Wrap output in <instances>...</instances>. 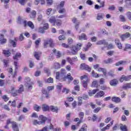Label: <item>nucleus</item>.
Returning <instances> with one entry per match:
<instances>
[{"mask_svg":"<svg viewBox=\"0 0 131 131\" xmlns=\"http://www.w3.org/2000/svg\"><path fill=\"white\" fill-rule=\"evenodd\" d=\"M66 78H67V79H68V80H70V81H72V80H73V77L71 76V74L70 73H68L67 74Z\"/></svg>","mask_w":131,"mask_h":131,"instance_id":"c756f323","label":"nucleus"},{"mask_svg":"<svg viewBox=\"0 0 131 131\" xmlns=\"http://www.w3.org/2000/svg\"><path fill=\"white\" fill-rule=\"evenodd\" d=\"M41 73V72L39 71H37L35 73V76H39L40 75V74Z\"/></svg>","mask_w":131,"mask_h":131,"instance_id":"0e129e2a","label":"nucleus"},{"mask_svg":"<svg viewBox=\"0 0 131 131\" xmlns=\"http://www.w3.org/2000/svg\"><path fill=\"white\" fill-rule=\"evenodd\" d=\"M92 86L93 88H97L98 86V81L94 80L92 82Z\"/></svg>","mask_w":131,"mask_h":131,"instance_id":"e433bc0d","label":"nucleus"},{"mask_svg":"<svg viewBox=\"0 0 131 131\" xmlns=\"http://www.w3.org/2000/svg\"><path fill=\"white\" fill-rule=\"evenodd\" d=\"M82 47V43H78L76 46H73L72 47V51L71 53L73 55H76L77 54V52L79 51L81 49V47Z\"/></svg>","mask_w":131,"mask_h":131,"instance_id":"f03ea898","label":"nucleus"},{"mask_svg":"<svg viewBox=\"0 0 131 131\" xmlns=\"http://www.w3.org/2000/svg\"><path fill=\"white\" fill-rule=\"evenodd\" d=\"M42 94H43V95H46V98L47 99L50 98V94H49V93H48L47 90H46L45 89H42Z\"/></svg>","mask_w":131,"mask_h":131,"instance_id":"5701e85b","label":"nucleus"},{"mask_svg":"<svg viewBox=\"0 0 131 131\" xmlns=\"http://www.w3.org/2000/svg\"><path fill=\"white\" fill-rule=\"evenodd\" d=\"M43 28L45 30H47V29H49V24L46 23L43 25Z\"/></svg>","mask_w":131,"mask_h":131,"instance_id":"603ef678","label":"nucleus"},{"mask_svg":"<svg viewBox=\"0 0 131 131\" xmlns=\"http://www.w3.org/2000/svg\"><path fill=\"white\" fill-rule=\"evenodd\" d=\"M61 46L63 48H65L66 49H69V45H68L65 43H62L61 44Z\"/></svg>","mask_w":131,"mask_h":131,"instance_id":"4d7b16f0","label":"nucleus"},{"mask_svg":"<svg viewBox=\"0 0 131 131\" xmlns=\"http://www.w3.org/2000/svg\"><path fill=\"white\" fill-rule=\"evenodd\" d=\"M55 23L57 26H61V24H62V21L60 19H57L55 20Z\"/></svg>","mask_w":131,"mask_h":131,"instance_id":"ea45409f","label":"nucleus"},{"mask_svg":"<svg viewBox=\"0 0 131 131\" xmlns=\"http://www.w3.org/2000/svg\"><path fill=\"white\" fill-rule=\"evenodd\" d=\"M40 55H41V52H35L34 57L37 60H39V57H40Z\"/></svg>","mask_w":131,"mask_h":131,"instance_id":"cd10ccee","label":"nucleus"},{"mask_svg":"<svg viewBox=\"0 0 131 131\" xmlns=\"http://www.w3.org/2000/svg\"><path fill=\"white\" fill-rule=\"evenodd\" d=\"M98 71H99V72H103L104 76H107V71L106 70V69L102 68H99L98 69Z\"/></svg>","mask_w":131,"mask_h":131,"instance_id":"aec40b11","label":"nucleus"},{"mask_svg":"<svg viewBox=\"0 0 131 131\" xmlns=\"http://www.w3.org/2000/svg\"><path fill=\"white\" fill-rule=\"evenodd\" d=\"M75 91H77V92H79L80 91V87H79V85H76L74 88Z\"/></svg>","mask_w":131,"mask_h":131,"instance_id":"8fccbe9b","label":"nucleus"},{"mask_svg":"<svg viewBox=\"0 0 131 131\" xmlns=\"http://www.w3.org/2000/svg\"><path fill=\"white\" fill-rule=\"evenodd\" d=\"M78 38H79V40H82V39H83L84 40H87L88 36H86V35L85 34L82 33L79 36Z\"/></svg>","mask_w":131,"mask_h":131,"instance_id":"ddd939ff","label":"nucleus"},{"mask_svg":"<svg viewBox=\"0 0 131 131\" xmlns=\"http://www.w3.org/2000/svg\"><path fill=\"white\" fill-rule=\"evenodd\" d=\"M30 18H35L36 17V11L33 10L31 12L30 14Z\"/></svg>","mask_w":131,"mask_h":131,"instance_id":"393cba45","label":"nucleus"},{"mask_svg":"<svg viewBox=\"0 0 131 131\" xmlns=\"http://www.w3.org/2000/svg\"><path fill=\"white\" fill-rule=\"evenodd\" d=\"M119 18L122 22H125V17L124 16L121 15H120Z\"/></svg>","mask_w":131,"mask_h":131,"instance_id":"de8ad7c7","label":"nucleus"},{"mask_svg":"<svg viewBox=\"0 0 131 131\" xmlns=\"http://www.w3.org/2000/svg\"><path fill=\"white\" fill-rule=\"evenodd\" d=\"M96 45H104V46H107L108 45V42L106 41L105 40H102L98 41Z\"/></svg>","mask_w":131,"mask_h":131,"instance_id":"a211bd4d","label":"nucleus"},{"mask_svg":"<svg viewBox=\"0 0 131 131\" xmlns=\"http://www.w3.org/2000/svg\"><path fill=\"white\" fill-rule=\"evenodd\" d=\"M3 54H4L6 57H9V56H11V52H10V50H4Z\"/></svg>","mask_w":131,"mask_h":131,"instance_id":"a878e982","label":"nucleus"},{"mask_svg":"<svg viewBox=\"0 0 131 131\" xmlns=\"http://www.w3.org/2000/svg\"><path fill=\"white\" fill-rule=\"evenodd\" d=\"M80 69L82 70H87L89 72H91V69L89 67V66L86 65L85 63H82L80 65Z\"/></svg>","mask_w":131,"mask_h":131,"instance_id":"0eeeda50","label":"nucleus"},{"mask_svg":"<svg viewBox=\"0 0 131 131\" xmlns=\"http://www.w3.org/2000/svg\"><path fill=\"white\" fill-rule=\"evenodd\" d=\"M88 126H86V125L85 124H84L81 127V128H80L79 131H86L88 130V128H87Z\"/></svg>","mask_w":131,"mask_h":131,"instance_id":"2f4dec72","label":"nucleus"},{"mask_svg":"<svg viewBox=\"0 0 131 131\" xmlns=\"http://www.w3.org/2000/svg\"><path fill=\"white\" fill-rule=\"evenodd\" d=\"M106 74L108 76H111V77H114V76H115V74H114V72L112 71H110Z\"/></svg>","mask_w":131,"mask_h":131,"instance_id":"473e14b6","label":"nucleus"},{"mask_svg":"<svg viewBox=\"0 0 131 131\" xmlns=\"http://www.w3.org/2000/svg\"><path fill=\"white\" fill-rule=\"evenodd\" d=\"M48 45H49L51 48H53V47H54V42L52 38L44 40L43 48H48Z\"/></svg>","mask_w":131,"mask_h":131,"instance_id":"20e7f679","label":"nucleus"},{"mask_svg":"<svg viewBox=\"0 0 131 131\" xmlns=\"http://www.w3.org/2000/svg\"><path fill=\"white\" fill-rule=\"evenodd\" d=\"M82 85L84 89H86L88 88V81L83 80Z\"/></svg>","mask_w":131,"mask_h":131,"instance_id":"4c0bfd02","label":"nucleus"},{"mask_svg":"<svg viewBox=\"0 0 131 131\" xmlns=\"http://www.w3.org/2000/svg\"><path fill=\"white\" fill-rule=\"evenodd\" d=\"M0 41L2 45H4V43L7 42V39L4 38V35L3 34H0Z\"/></svg>","mask_w":131,"mask_h":131,"instance_id":"f3484780","label":"nucleus"},{"mask_svg":"<svg viewBox=\"0 0 131 131\" xmlns=\"http://www.w3.org/2000/svg\"><path fill=\"white\" fill-rule=\"evenodd\" d=\"M66 38H65V36L64 35H60L58 37V39L59 40H64L66 39Z\"/></svg>","mask_w":131,"mask_h":131,"instance_id":"052dcab7","label":"nucleus"},{"mask_svg":"<svg viewBox=\"0 0 131 131\" xmlns=\"http://www.w3.org/2000/svg\"><path fill=\"white\" fill-rule=\"evenodd\" d=\"M120 129L122 131H127V127L126 125L121 124Z\"/></svg>","mask_w":131,"mask_h":131,"instance_id":"c85d7f7f","label":"nucleus"},{"mask_svg":"<svg viewBox=\"0 0 131 131\" xmlns=\"http://www.w3.org/2000/svg\"><path fill=\"white\" fill-rule=\"evenodd\" d=\"M92 74L93 77H95L96 78L99 77V74L95 73V71H92Z\"/></svg>","mask_w":131,"mask_h":131,"instance_id":"37998d69","label":"nucleus"},{"mask_svg":"<svg viewBox=\"0 0 131 131\" xmlns=\"http://www.w3.org/2000/svg\"><path fill=\"white\" fill-rule=\"evenodd\" d=\"M56 79L60 80V72H59L56 73Z\"/></svg>","mask_w":131,"mask_h":131,"instance_id":"6e6d98bb","label":"nucleus"},{"mask_svg":"<svg viewBox=\"0 0 131 131\" xmlns=\"http://www.w3.org/2000/svg\"><path fill=\"white\" fill-rule=\"evenodd\" d=\"M45 81L46 83H54V79H53L52 77L46 79L45 80Z\"/></svg>","mask_w":131,"mask_h":131,"instance_id":"4be33fe9","label":"nucleus"},{"mask_svg":"<svg viewBox=\"0 0 131 131\" xmlns=\"http://www.w3.org/2000/svg\"><path fill=\"white\" fill-rule=\"evenodd\" d=\"M111 85H113V86H115L118 83V81L116 79H114L113 80H111L110 82Z\"/></svg>","mask_w":131,"mask_h":131,"instance_id":"dca6fc26","label":"nucleus"},{"mask_svg":"<svg viewBox=\"0 0 131 131\" xmlns=\"http://www.w3.org/2000/svg\"><path fill=\"white\" fill-rule=\"evenodd\" d=\"M40 42V38H39L38 40H36L35 43L36 45V48H38V45Z\"/></svg>","mask_w":131,"mask_h":131,"instance_id":"864d4df0","label":"nucleus"},{"mask_svg":"<svg viewBox=\"0 0 131 131\" xmlns=\"http://www.w3.org/2000/svg\"><path fill=\"white\" fill-rule=\"evenodd\" d=\"M39 32H40V33H45V30L43 29V28L40 27L39 28Z\"/></svg>","mask_w":131,"mask_h":131,"instance_id":"e2e57ef3","label":"nucleus"},{"mask_svg":"<svg viewBox=\"0 0 131 131\" xmlns=\"http://www.w3.org/2000/svg\"><path fill=\"white\" fill-rule=\"evenodd\" d=\"M46 3L48 6H52L53 5V0H46Z\"/></svg>","mask_w":131,"mask_h":131,"instance_id":"c03bdc74","label":"nucleus"},{"mask_svg":"<svg viewBox=\"0 0 131 131\" xmlns=\"http://www.w3.org/2000/svg\"><path fill=\"white\" fill-rule=\"evenodd\" d=\"M99 91L100 90H99V89H96L95 90H93V91L89 90L88 94L90 97H92V96H93V95H95V94H96V93H97V92H99Z\"/></svg>","mask_w":131,"mask_h":131,"instance_id":"f8f14e48","label":"nucleus"},{"mask_svg":"<svg viewBox=\"0 0 131 131\" xmlns=\"http://www.w3.org/2000/svg\"><path fill=\"white\" fill-rule=\"evenodd\" d=\"M103 19V13H99L97 14V20H102Z\"/></svg>","mask_w":131,"mask_h":131,"instance_id":"7c9ffc66","label":"nucleus"},{"mask_svg":"<svg viewBox=\"0 0 131 131\" xmlns=\"http://www.w3.org/2000/svg\"><path fill=\"white\" fill-rule=\"evenodd\" d=\"M130 36V34L129 32L126 33L124 35H122L120 36V38L122 41L124 40L126 38H128Z\"/></svg>","mask_w":131,"mask_h":131,"instance_id":"6e6552de","label":"nucleus"},{"mask_svg":"<svg viewBox=\"0 0 131 131\" xmlns=\"http://www.w3.org/2000/svg\"><path fill=\"white\" fill-rule=\"evenodd\" d=\"M128 49H130V45L129 44H126L124 51H126Z\"/></svg>","mask_w":131,"mask_h":131,"instance_id":"69168bd1","label":"nucleus"},{"mask_svg":"<svg viewBox=\"0 0 131 131\" xmlns=\"http://www.w3.org/2000/svg\"><path fill=\"white\" fill-rule=\"evenodd\" d=\"M20 57H21V53H17L15 55V56L13 57V59L14 60H17V59H18V58H20Z\"/></svg>","mask_w":131,"mask_h":131,"instance_id":"a19ab883","label":"nucleus"},{"mask_svg":"<svg viewBox=\"0 0 131 131\" xmlns=\"http://www.w3.org/2000/svg\"><path fill=\"white\" fill-rule=\"evenodd\" d=\"M25 81L26 82L25 85L28 88V90H32V84H33V83L31 82L30 78L28 77H26Z\"/></svg>","mask_w":131,"mask_h":131,"instance_id":"7ed1b4c3","label":"nucleus"},{"mask_svg":"<svg viewBox=\"0 0 131 131\" xmlns=\"http://www.w3.org/2000/svg\"><path fill=\"white\" fill-rule=\"evenodd\" d=\"M72 21L73 22V23H75L77 25H79V24L80 23H79V21L77 20V18H76L75 17H73L72 18Z\"/></svg>","mask_w":131,"mask_h":131,"instance_id":"c9c22d12","label":"nucleus"},{"mask_svg":"<svg viewBox=\"0 0 131 131\" xmlns=\"http://www.w3.org/2000/svg\"><path fill=\"white\" fill-rule=\"evenodd\" d=\"M59 9H60V10H59L58 11V13H59L60 14H64V13H66V10L65 9V8H61Z\"/></svg>","mask_w":131,"mask_h":131,"instance_id":"a18cd8bd","label":"nucleus"},{"mask_svg":"<svg viewBox=\"0 0 131 131\" xmlns=\"http://www.w3.org/2000/svg\"><path fill=\"white\" fill-rule=\"evenodd\" d=\"M4 66L5 67H8V64L10 63V61L9 60H4Z\"/></svg>","mask_w":131,"mask_h":131,"instance_id":"09e8293b","label":"nucleus"},{"mask_svg":"<svg viewBox=\"0 0 131 131\" xmlns=\"http://www.w3.org/2000/svg\"><path fill=\"white\" fill-rule=\"evenodd\" d=\"M123 89L124 90H127V89H130L131 88V83H128L124 84L123 86Z\"/></svg>","mask_w":131,"mask_h":131,"instance_id":"412c9836","label":"nucleus"},{"mask_svg":"<svg viewBox=\"0 0 131 131\" xmlns=\"http://www.w3.org/2000/svg\"><path fill=\"white\" fill-rule=\"evenodd\" d=\"M110 120H111V117H108L105 119L104 122L105 123H108L109 121H110Z\"/></svg>","mask_w":131,"mask_h":131,"instance_id":"774afa93","label":"nucleus"},{"mask_svg":"<svg viewBox=\"0 0 131 131\" xmlns=\"http://www.w3.org/2000/svg\"><path fill=\"white\" fill-rule=\"evenodd\" d=\"M52 11H53V9L51 8L47 9L46 11L47 15H48V16L50 15Z\"/></svg>","mask_w":131,"mask_h":131,"instance_id":"58836bf2","label":"nucleus"},{"mask_svg":"<svg viewBox=\"0 0 131 131\" xmlns=\"http://www.w3.org/2000/svg\"><path fill=\"white\" fill-rule=\"evenodd\" d=\"M127 18L131 20V12H128L126 13Z\"/></svg>","mask_w":131,"mask_h":131,"instance_id":"338daca9","label":"nucleus"},{"mask_svg":"<svg viewBox=\"0 0 131 131\" xmlns=\"http://www.w3.org/2000/svg\"><path fill=\"white\" fill-rule=\"evenodd\" d=\"M131 79V75L125 76L124 75H122L120 79V82H123V81H128Z\"/></svg>","mask_w":131,"mask_h":131,"instance_id":"423d86ee","label":"nucleus"},{"mask_svg":"<svg viewBox=\"0 0 131 131\" xmlns=\"http://www.w3.org/2000/svg\"><path fill=\"white\" fill-rule=\"evenodd\" d=\"M112 101L115 102V103H120V102H121V99L119 97H113L112 98Z\"/></svg>","mask_w":131,"mask_h":131,"instance_id":"4468645a","label":"nucleus"},{"mask_svg":"<svg viewBox=\"0 0 131 131\" xmlns=\"http://www.w3.org/2000/svg\"><path fill=\"white\" fill-rule=\"evenodd\" d=\"M68 42L69 45H72L73 43V39L69 38L68 39Z\"/></svg>","mask_w":131,"mask_h":131,"instance_id":"3c124183","label":"nucleus"},{"mask_svg":"<svg viewBox=\"0 0 131 131\" xmlns=\"http://www.w3.org/2000/svg\"><path fill=\"white\" fill-rule=\"evenodd\" d=\"M12 128L14 131H19V128L18 127V124L16 122H12Z\"/></svg>","mask_w":131,"mask_h":131,"instance_id":"2eb2a0df","label":"nucleus"},{"mask_svg":"<svg viewBox=\"0 0 131 131\" xmlns=\"http://www.w3.org/2000/svg\"><path fill=\"white\" fill-rule=\"evenodd\" d=\"M100 110H101V107H98L94 110L93 112H94V113H98Z\"/></svg>","mask_w":131,"mask_h":131,"instance_id":"13d9d810","label":"nucleus"},{"mask_svg":"<svg viewBox=\"0 0 131 131\" xmlns=\"http://www.w3.org/2000/svg\"><path fill=\"white\" fill-rule=\"evenodd\" d=\"M79 116L80 118V119H82L83 118V116H84V113L83 112H80L79 114Z\"/></svg>","mask_w":131,"mask_h":131,"instance_id":"bf43d9fd","label":"nucleus"},{"mask_svg":"<svg viewBox=\"0 0 131 131\" xmlns=\"http://www.w3.org/2000/svg\"><path fill=\"white\" fill-rule=\"evenodd\" d=\"M104 95H105L104 91H99L95 95V98H101L104 96Z\"/></svg>","mask_w":131,"mask_h":131,"instance_id":"9d476101","label":"nucleus"},{"mask_svg":"<svg viewBox=\"0 0 131 131\" xmlns=\"http://www.w3.org/2000/svg\"><path fill=\"white\" fill-rule=\"evenodd\" d=\"M9 43L13 47V48H16L17 46V39L15 38L14 40L9 39Z\"/></svg>","mask_w":131,"mask_h":131,"instance_id":"9b49d317","label":"nucleus"},{"mask_svg":"<svg viewBox=\"0 0 131 131\" xmlns=\"http://www.w3.org/2000/svg\"><path fill=\"white\" fill-rule=\"evenodd\" d=\"M42 109L43 111H49L50 110V107L47 104H43L42 105Z\"/></svg>","mask_w":131,"mask_h":131,"instance_id":"b1692460","label":"nucleus"},{"mask_svg":"<svg viewBox=\"0 0 131 131\" xmlns=\"http://www.w3.org/2000/svg\"><path fill=\"white\" fill-rule=\"evenodd\" d=\"M23 92H24V86H23V85H20L19 89L16 90V93L21 94Z\"/></svg>","mask_w":131,"mask_h":131,"instance_id":"6ab92c4d","label":"nucleus"},{"mask_svg":"<svg viewBox=\"0 0 131 131\" xmlns=\"http://www.w3.org/2000/svg\"><path fill=\"white\" fill-rule=\"evenodd\" d=\"M54 68L55 69H59L60 68V64L58 62H55L54 64Z\"/></svg>","mask_w":131,"mask_h":131,"instance_id":"79ce46f5","label":"nucleus"},{"mask_svg":"<svg viewBox=\"0 0 131 131\" xmlns=\"http://www.w3.org/2000/svg\"><path fill=\"white\" fill-rule=\"evenodd\" d=\"M39 120H41V121H38L36 120H34L33 121V124H35V125H36V124H41L42 123H45L46 122V120H47V118L44 117L43 116L41 115L39 117Z\"/></svg>","mask_w":131,"mask_h":131,"instance_id":"39448f33","label":"nucleus"},{"mask_svg":"<svg viewBox=\"0 0 131 131\" xmlns=\"http://www.w3.org/2000/svg\"><path fill=\"white\" fill-rule=\"evenodd\" d=\"M81 80H83V79H85V81H88V76L86 75L82 76L80 77Z\"/></svg>","mask_w":131,"mask_h":131,"instance_id":"49530a36","label":"nucleus"},{"mask_svg":"<svg viewBox=\"0 0 131 131\" xmlns=\"http://www.w3.org/2000/svg\"><path fill=\"white\" fill-rule=\"evenodd\" d=\"M50 110H51L52 112H55L56 113H58V112L59 111V108H58L57 106L51 105L50 106Z\"/></svg>","mask_w":131,"mask_h":131,"instance_id":"1a4fd4ad","label":"nucleus"},{"mask_svg":"<svg viewBox=\"0 0 131 131\" xmlns=\"http://www.w3.org/2000/svg\"><path fill=\"white\" fill-rule=\"evenodd\" d=\"M49 22H50V23H53V25H55V23L56 22V18L55 16H51L49 19Z\"/></svg>","mask_w":131,"mask_h":131,"instance_id":"bb28decb","label":"nucleus"},{"mask_svg":"<svg viewBox=\"0 0 131 131\" xmlns=\"http://www.w3.org/2000/svg\"><path fill=\"white\" fill-rule=\"evenodd\" d=\"M67 60L68 61V62H69V63H70V64H71V65H72V64H73V60L72 58L71 59L70 57H68L67 58Z\"/></svg>","mask_w":131,"mask_h":131,"instance_id":"5fc2aeb1","label":"nucleus"},{"mask_svg":"<svg viewBox=\"0 0 131 131\" xmlns=\"http://www.w3.org/2000/svg\"><path fill=\"white\" fill-rule=\"evenodd\" d=\"M2 98L5 102H7V101H9V97H7L6 95H4L2 97Z\"/></svg>","mask_w":131,"mask_h":131,"instance_id":"680f3d73","label":"nucleus"},{"mask_svg":"<svg viewBox=\"0 0 131 131\" xmlns=\"http://www.w3.org/2000/svg\"><path fill=\"white\" fill-rule=\"evenodd\" d=\"M65 5V1H61L60 2V4L59 5L57 6V9H61L64 7V5Z\"/></svg>","mask_w":131,"mask_h":131,"instance_id":"72a5a7b5","label":"nucleus"},{"mask_svg":"<svg viewBox=\"0 0 131 131\" xmlns=\"http://www.w3.org/2000/svg\"><path fill=\"white\" fill-rule=\"evenodd\" d=\"M17 23L18 24H22L24 25V27H26V26H29V27H30L32 29H33L34 28V25H33V23H32V21H29L28 23L26 20H24V19H22L21 17L18 16L17 18Z\"/></svg>","mask_w":131,"mask_h":131,"instance_id":"f257e3e1","label":"nucleus"},{"mask_svg":"<svg viewBox=\"0 0 131 131\" xmlns=\"http://www.w3.org/2000/svg\"><path fill=\"white\" fill-rule=\"evenodd\" d=\"M41 108V107L40 106H38L37 104H35L34 105V110H35V111L38 112Z\"/></svg>","mask_w":131,"mask_h":131,"instance_id":"f704fd0d","label":"nucleus"}]
</instances>
